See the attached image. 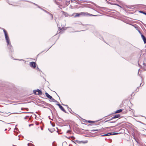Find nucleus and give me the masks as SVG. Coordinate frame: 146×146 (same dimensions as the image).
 <instances>
[{"label":"nucleus","mask_w":146,"mask_h":146,"mask_svg":"<svg viewBox=\"0 0 146 146\" xmlns=\"http://www.w3.org/2000/svg\"><path fill=\"white\" fill-rule=\"evenodd\" d=\"M27 103V102H24V103H22L21 104H26V103Z\"/></svg>","instance_id":"obj_56"},{"label":"nucleus","mask_w":146,"mask_h":146,"mask_svg":"<svg viewBox=\"0 0 146 146\" xmlns=\"http://www.w3.org/2000/svg\"><path fill=\"white\" fill-rule=\"evenodd\" d=\"M29 65L33 68H35L36 67V63L34 62H31L29 63Z\"/></svg>","instance_id":"obj_6"},{"label":"nucleus","mask_w":146,"mask_h":146,"mask_svg":"<svg viewBox=\"0 0 146 146\" xmlns=\"http://www.w3.org/2000/svg\"><path fill=\"white\" fill-rule=\"evenodd\" d=\"M99 131V129H93L90 131L91 132H93V131Z\"/></svg>","instance_id":"obj_27"},{"label":"nucleus","mask_w":146,"mask_h":146,"mask_svg":"<svg viewBox=\"0 0 146 146\" xmlns=\"http://www.w3.org/2000/svg\"><path fill=\"white\" fill-rule=\"evenodd\" d=\"M120 133H117V132H109L108 133H106V134H104V135H103L101 136V137H104L106 136H109L111 135H117L119 134Z\"/></svg>","instance_id":"obj_3"},{"label":"nucleus","mask_w":146,"mask_h":146,"mask_svg":"<svg viewBox=\"0 0 146 146\" xmlns=\"http://www.w3.org/2000/svg\"><path fill=\"white\" fill-rule=\"evenodd\" d=\"M135 140L136 142H138L137 140L136 139H135Z\"/></svg>","instance_id":"obj_59"},{"label":"nucleus","mask_w":146,"mask_h":146,"mask_svg":"<svg viewBox=\"0 0 146 146\" xmlns=\"http://www.w3.org/2000/svg\"><path fill=\"white\" fill-rule=\"evenodd\" d=\"M143 65H144V66L143 67V70L145 71L146 70V65L145 64L144 62L143 63Z\"/></svg>","instance_id":"obj_14"},{"label":"nucleus","mask_w":146,"mask_h":146,"mask_svg":"<svg viewBox=\"0 0 146 146\" xmlns=\"http://www.w3.org/2000/svg\"><path fill=\"white\" fill-rule=\"evenodd\" d=\"M133 138L135 139L136 138H135V135L134 136H133Z\"/></svg>","instance_id":"obj_54"},{"label":"nucleus","mask_w":146,"mask_h":146,"mask_svg":"<svg viewBox=\"0 0 146 146\" xmlns=\"http://www.w3.org/2000/svg\"><path fill=\"white\" fill-rule=\"evenodd\" d=\"M139 91V90H137V89L136 90V91L137 92L138 91Z\"/></svg>","instance_id":"obj_63"},{"label":"nucleus","mask_w":146,"mask_h":146,"mask_svg":"<svg viewBox=\"0 0 146 146\" xmlns=\"http://www.w3.org/2000/svg\"><path fill=\"white\" fill-rule=\"evenodd\" d=\"M123 110V109H120L119 110H117L115 111V113H119L121 112L122 110Z\"/></svg>","instance_id":"obj_11"},{"label":"nucleus","mask_w":146,"mask_h":146,"mask_svg":"<svg viewBox=\"0 0 146 146\" xmlns=\"http://www.w3.org/2000/svg\"><path fill=\"white\" fill-rule=\"evenodd\" d=\"M50 99V100L52 102H56V103L58 102L57 101L55 100L52 97H51V98Z\"/></svg>","instance_id":"obj_13"},{"label":"nucleus","mask_w":146,"mask_h":146,"mask_svg":"<svg viewBox=\"0 0 146 146\" xmlns=\"http://www.w3.org/2000/svg\"><path fill=\"white\" fill-rule=\"evenodd\" d=\"M37 69L38 70H39L40 71V70L37 67Z\"/></svg>","instance_id":"obj_55"},{"label":"nucleus","mask_w":146,"mask_h":146,"mask_svg":"<svg viewBox=\"0 0 146 146\" xmlns=\"http://www.w3.org/2000/svg\"><path fill=\"white\" fill-rule=\"evenodd\" d=\"M48 13V14L50 15L51 14V13H49L48 12V13Z\"/></svg>","instance_id":"obj_47"},{"label":"nucleus","mask_w":146,"mask_h":146,"mask_svg":"<svg viewBox=\"0 0 146 146\" xmlns=\"http://www.w3.org/2000/svg\"><path fill=\"white\" fill-rule=\"evenodd\" d=\"M136 5H134L131 6L130 7H129V8L131 9V7H134Z\"/></svg>","instance_id":"obj_31"},{"label":"nucleus","mask_w":146,"mask_h":146,"mask_svg":"<svg viewBox=\"0 0 146 146\" xmlns=\"http://www.w3.org/2000/svg\"><path fill=\"white\" fill-rule=\"evenodd\" d=\"M73 142L76 144V143H77L79 144H80V141L78 140H75L74 141H73Z\"/></svg>","instance_id":"obj_20"},{"label":"nucleus","mask_w":146,"mask_h":146,"mask_svg":"<svg viewBox=\"0 0 146 146\" xmlns=\"http://www.w3.org/2000/svg\"><path fill=\"white\" fill-rule=\"evenodd\" d=\"M33 92L35 95H42V91L39 89L33 90Z\"/></svg>","instance_id":"obj_2"},{"label":"nucleus","mask_w":146,"mask_h":146,"mask_svg":"<svg viewBox=\"0 0 146 146\" xmlns=\"http://www.w3.org/2000/svg\"><path fill=\"white\" fill-rule=\"evenodd\" d=\"M59 108L61 109V110H62V111H64V112H65V113H67L66 111L65 110V109H64V108L62 106H61Z\"/></svg>","instance_id":"obj_12"},{"label":"nucleus","mask_w":146,"mask_h":146,"mask_svg":"<svg viewBox=\"0 0 146 146\" xmlns=\"http://www.w3.org/2000/svg\"><path fill=\"white\" fill-rule=\"evenodd\" d=\"M80 143H86L88 142V141L86 140L84 141H80Z\"/></svg>","instance_id":"obj_19"},{"label":"nucleus","mask_w":146,"mask_h":146,"mask_svg":"<svg viewBox=\"0 0 146 146\" xmlns=\"http://www.w3.org/2000/svg\"><path fill=\"white\" fill-rule=\"evenodd\" d=\"M56 117H57L58 118V119H61L62 121H63L64 120L62 119H61V118H60L59 116L58 115V114H56Z\"/></svg>","instance_id":"obj_26"},{"label":"nucleus","mask_w":146,"mask_h":146,"mask_svg":"<svg viewBox=\"0 0 146 146\" xmlns=\"http://www.w3.org/2000/svg\"><path fill=\"white\" fill-rule=\"evenodd\" d=\"M13 146H17L16 145H13Z\"/></svg>","instance_id":"obj_64"},{"label":"nucleus","mask_w":146,"mask_h":146,"mask_svg":"<svg viewBox=\"0 0 146 146\" xmlns=\"http://www.w3.org/2000/svg\"><path fill=\"white\" fill-rule=\"evenodd\" d=\"M2 121L3 122H4V123H5L6 124H10V123H5V122H4V121Z\"/></svg>","instance_id":"obj_44"},{"label":"nucleus","mask_w":146,"mask_h":146,"mask_svg":"<svg viewBox=\"0 0 146 146\" xmlns=\"http://www.w3.org/2000/svg\"><path fill=\"white\" fill-rule=\"evenodd\" d=\"M29 117V116L27 115L25 117H24L25 119H27V117Z\"/></svg>","instance_id":"obj_35"},{"label":"nucleus","mask_w":146,"mask_h":146,"mask_svg":"<svg viewBox=\"0 0 146 146\" xmlns=\"http://www.w3.org/2000/svg\"><path fill=\"white\" fill-rule=\"evenodd\" d=\"M48 130L51 133H52L54 131V128H52V129H50L49 128H48Z\"/></svg>","instance_id":"obj_17"},{"label":"nucleus","mask_w":146,"mask_h":146,"mask_svg":"<svg viewBox=\"0 0 146 146\" xmlns=\"http://www.w3.org/2000/svg\"><path fill=\"white\" fill-rule=\"evenodd\" d=\"M44 11L45 12V13H48V11H46V10H44Z\"/></svg>","instance_id":"obj_46"},{"label":"nucleus","mask_w":146,"mask_h":146,"mask_svg":"<svg viewBox=\"0 0 146 146\" xmlns=\"http://www.w3.org/2000/svg\"><path fill=\"white\" fill-rule=\"evenodd\" d=\"M23 113H31V112H23Z\"/></svg>","instance_id":"obj_43"},{"label":"nucleus","mask_w":146,"mask_h":146,"mask_svg":"<svg viewBox=\"0 0 146 146\" xmlns=\"http://www.w3.org/2000/svg\"><path fill=\"white\" fill-rule=\"evenodd\" d=\"M3 29V32L4 33L6 42L7 43V45L8 47V49L10 53L12 55L14 52L13 46L11 44V41L9 38L7 32L4 29Z\"/></svg>","instance_id":"obj_1"},{"label":"nucleus","mask_w":146,"mask_h":146,"mask_svg":"<svg viewBox=\"0 0 146 146\" xmlns=\"http://www.w3.org/2000/svg\"><path fill=\"white\" fill-rule=\"evenodd\" d=\"M41 130H43V128L42 127H41Z\"/></svg>","instance_id":"obj_58"},{"label":"nucleus","mask_w":146,"mask_h":146,"mask_svg":"<svg viewBox=\"0 0 146 146\" xmlns=\"http://www.w3.org/2000/svg\"><path fill=\"white\" fill-rule=\"evenodd\" d=\"M112 120V119H111V118L110 119H109V121H111V120Z\"/></svg>","instance_id":"obj_61"},{"label":"nucleus","mask_w":146,"mask_h":146,"mask_svg":"<svg viewBox=\"0 0 146 146\" xmlns=\"http://www.w3.org/2000/svg\"><path fill=\"white\" fill-rule=\"evenodd\" d=\"M111 119H115V118L114 117V116L112 117L111 118Z\"/></svg>","instance_id":"obj_50"},{"label":"nucleus","mask_w":146,"mask_h":146,"mask_svg":"<svg viewBox=\"0 0 146 146\" xmlns=\"http://www.w3.org/2000/svg\"><path fill=\"white\" fill-rule=\"evenodd\" d=\"M108 121H109V120H106V121H105L104 123H105V122H108Z\"/></svg>","instance_id":"obj_57"},{"label":"nucleus","mask_w":146,"mask_h":146,"mask_svg":"<svg viewBox=\"0 0 146 146\" xmlns=\"http://www.w3.org/2000/svg\"><path fill=\"white\" fill-rule=\"evenodd\" d=\"M117 4H116V3H113V5H117Z\"/></svg>","instance_id":"obj_52"},{"label":"nucleus","mask_w":146,"mask_h":146,"mask_svg":"<svg viewBox=\"0 0 146 146\" xmlns=\"http://www.w3.org/2000/svg\"><path fill=\"white\" fill-rule=\"evenodd\" d=\"M58 29L60 31H63L65 30V29H64V27H62V28H60V27H58Z\"/></svg>","instance_id":"obj_18"},{"label":"nucleus","mask_w":146,"mask_h":146,"mask_svg":"<svg viewBox=\"0 0 146 146\" xmlns=\"http://www.w3.org/2000/svg\"><path fill=\"white\" fill-rule=\"evenodd\" d=\"M117 4H116V3H113V5H117Z\"/></svg>","instance_id":"obj_51"},{"label":"nucleus","mask_w":146,"mask_h":146,"mask_svg":"<svg viewBox=\"0 0 146 146\" xmlns=\"http://www.w3.org/2000/svg\"><path fill=\"white\" fill-rule=\"evenodd\" d=\"M56 105L58 106H59V107H60V106H61V105L59 104H56Z\"/></svg>","instance_id":"obj_36"},{"label":"nucleus","mask_w":146,"mask_h":146,"mask_svg":"<svg viewBox=\"0 0 146 146\" xmlns=\"http://www.w3.org/2000/svg\"><path fill=\"white\" fill-rule=\"evenodd\" d=\"M70 138H72V139H75V137L74 136H71V137H69V139Z\"/></svg>","instance_id":"obj_30"},{"label":"nucleus","mask_w":146,"mask_h":146,"mask_svg":"<svg viewBox=\"0 0 146 146\" xmlns=\"http://www.w3.org/2000/svg\"><path fill=\"white\" fill-rule=\"evenodd\" d=\"M120 117V115L119 114L115 115L114 116V117L115 118H118Z\"/></svg>","instance_id":"obj_15"},{"label":"nucleus","mask_w":146,"mask_h":146,"mask_svg":"<svg viewBox=\"0 0 146 146\" xmlns=\"http://www.w3.org/2000/svg\"><path fill=\"white\" fill-rule=\"evenodd\" d=\"M117 6H118L119 7H120L121 8V6H120V5H119L118 4H117Z\"/></svg>","instance_id":"obj_49"},{"label":"nucleus","mask_w":146,"mask_h":146,"mask_svg":"<svg viewBox=\"0 0 146 146\" xmlns=\"http://www.w3.org/2000/svg\"><path fill=\"white\" fill-rule=\"evenodd\" d=\"M52 145L53 146H56V144L55 141H54L52 143Z\"/></svg>","instance_id":"obj_25"},{"label":"nucleus","mask_w":146,"mask_h":146,"mask_svg":"<svg viewBox=\"0 0 146 146\" xmlns=\"http://www.w3.org/2000/svg\"><path fill=\"white\" fill-rule=\"evenodd\" d=\"M74 1H75L76 3H78V1H79L78 0H74Z\"/></svg>","instance_id":"obj_38"},{"label":"nucleus","mask_w":146,"mask_h":146,"mask_svg":"<svg viewBox=\"0 0 146 146\" xmlns=\"http://www.w3.org/2000/svg\"><path fill=\"white\" fill-rule=\"evenodd\" d=\"M141 37L143 40L145 44L146 43V38L145 36L143 34L141 35Z\"/></svg>","instance_id":"obj_8"},{"label":"nucleus","mask_w":146,"mask_h":146,"mask_svg":"<svg viewBox=\"0 0 146 146\" xmlns=\"http://www.w3.org/2000/svg\"><path fill=\"white\" fill-rule=\"evenodd\" d=\"M115 122V121H109V123H114Z\"/></svg>","instance_id":"obj_42"},{"label":"nucleus","mask_w":146,"mask_h":146,"mask_svg":"<svg viewBox=\"0 0 146 146\" xmlns=\"http://www.w3.org/2000/svg\"><path fill=\"white\" fill-rule=\"evenodd\" d=\"M139 12L141 13H143L144 15H146V13L143 11H139Z\"/></svg>","instance_id":"obj_22"},{"label":"nucleus","mask_w":146,"mask_h":146,"mask_svg":"<svg viewBox=\"0 0 146 146\" xmlns=\"http://www.w3.org/2000/svg\"><path fill=\"white\" fill-rule=\"evenodd\" d=\"M34 125L33 124H30L29 125V127H30L31 126H32V125Z\"/></svg>","instance_id":"obj_41"},{"label":"nucleus","mask_w":146,"mask_h":146,"mask_svg":"<svg viewBox=\"0 0 146 146\" xmlns=\"http://www.w3.org/2000/svg\"><path fill=\"white\" fill-rule=\"evenodd\" d=\"M50 16L51 17V20H52L53 19V15L52 14H51L50 15Z\"/></svg>","instance_id":"obj_29"},{"label":"nucleus","mask_w":146,"mask_h":146,"mask_svg":"<svg viewBox=\"0 0 146 146\" xmlns=\"http://www.w3.org/2000/svg\"><path fill=\"white\" fill-rule=\"evenodd\" d=\"M67 144V143L66 142H63V143H62V145H65V144Z\"/></svg>","instance_id":"obj_40"},{"label":"nucleus","mask_w":146,"mask_h":146,"mask_svg":"<svg viewBox=\"0 0 146 146\" xmlns=\"http://www.w3.org/2000/svg\"><path fill=\"white\" fill-rule=\"evenodd\" d=\"M120 124H121L120 123H118V124H117V125L115 126H118V125H119Z\"/></svg>","instance_id":"obj_48"},{"label":"nucleus","mask_w":146,"mask_h":146,"mask_svg":"<svg viewBox=\"0 0 146 146\" xmlns=\"http://www.w3.org/2000/svg\"><path fill=\"white\" fill-rule=\"evenodd\" d=\"M65 13V14H64V15L65 17H67L69 15L67 14V13Z\"/></svg>","instance_id":"obj_33"},{"label":"nucleus","mask_w":146,"mask_h":146,"mask_svg":"<svg viewBox=\"0 0 146 146\" xmlns=\"http://www.w3.org/2000/svg\"><path fill=\"white\" fill-rule=\"evenodd\" d=\"M71 131L70 130H68L67 131V133H68L70 132Z\"/></svg>","instance_id":"obj_39"},{"label":"nucleus","mask_w":146,"mask_h":146,"mask_svg":"<svg viewBox=\"0 0 146 146\" xmlns=\"http://www.w3.org/2000/svg\"><path fill=\"white\" fill-rule=\"evenodd\" d=\"M114 127V126H111V127H105V128H104L103 129H109V128H113Z\"/></svg>","instance_id":"obj_23"},{"label":"nucleus","mask_w":146,"mask_h":146,"mask_svg":"<svg viewBox=\"0 0 146 146\" xmlns=\"http://www.w3.org/2000/svg\"><path fill=\"white\" fill-rule=\"evenodd\" d=\"M99 15H93L92 14L88 13L87 12H86V16L90 17V16H97Z\"/></svg>","instance_id":"obj_7"},{"label":"nucleus","mask_w":146,"mask_h":146,"mask_svg":"<svg viewBox=\"0 0 146 146\" xmlns=\"http://www.w3.org/2000/svg\"><path fill=\"white\" fill-rule=\"evenodd\" d=\"M62 105H63V106H66L67 107V108H68V109H70V108L69 107H68V105H64V104H62Z\"/></svg>","instance_id":"obj_28"},{"label":"nucleus","mask_w":146,"mask_h":146,"mask_svg":"<svg viewBox=\"0 0 146 146\" xmlns=\"http://www.w3.org/2000/svg\"><path fill=\"white\" fill-rule=\"evenodd\" d=\"M66 2H68V3H69V2H70V1H66Z\"/></svg>","instance_id":"obj_62"},{"label":"nucleus","mask_w":146,"mask_h":146,"mask_svg":"<svg viewBox=\"0 0 146 146\" xmlns=\"http://www.w3.org/2000/svg\"><path fill=\"white\" fill-rule=\"evenodd\" d=\"M138 31L141 35L142 34H143L139 30V31Z\"/></svg>","instance_id":"obj_37"},{"label":"nucleus","mask_w":146,"mask_h":146,"mask_svg":"<svg viewBox=\"0 0 146 146\" xmlns=\"http://www.w3.org/2000/svg\"><path fill=\"white\" fill-rule=\"evenodd\" d=\"M24 109L26 110L27 111H28L29 110V109L27 108H25Z\"/></svg>","instance_id":"obj_45"},{"label":"nucleus","mask_w":146,"mask_h":146,"mask_svg":"<svg viewBox=\"0 0 146 146\" xmlns=\"http://www.w3.org/2000/svg\"><path fill=\"white\" fill-rule=\"evenodd\" d=\"M132 25L135 28H136V29H137V28H138L137 27V25H135V26L133 25Z\"/></svg>","instance_id":"obj_34"},{"label":"nucleus","mask_w":146,"mask_h":146,"mask_svg":"<svg viewBox=\"0 0 146 146\" xmlns=\"http://www.w3.org/2000/svg\"><path fill=\"white\" fill-rule=\"evenodd\" d=\"M45 95L46 97L49 99H50L51 98V97H52V96H50L48 93L46 92L45 93Z\"/></svg>","instance_id":"obj_10"},{"label":"nucleus","mask_w":146,"mask_h":146,"mask_svg":"<svg viewBox=\"0 0 146 146\" xmlns=\"http://www.w3.org/2000/svg\"><path fill=\"white\" fill-rule=\"evenodd\" d=\"M53 1L57 5H60L59 3L56 1V0H53Z\"/></svg>","instance_id":"obj_21"},{"label":"nucleus","mask_w":146,"mask_h":146,"mask_svg":"<svg viewBox=\"0 0 146 146\" xmlns=\"http://www.w3.org/2000/svg\"><path fill=\"white\" fill-rule=\"evenodd\" d=\"M87 122L89 123H95L96 121H91V120H88L87 121Z\"/></svg>","instance_id":"obj_16"},{"label":"nucleus","mask_w":146,"mask_h":146,"mask_svg":"<svg viewBox=\"0 0 146 146\" xmlns=\"http://www.w3.org/2000/svg\"><path fill=\"white\" fill-rule=\"evenodd\" d=\"M43 104H44L46 106H49V107H50L51 106H52L51 105L48 103H47L44 101H43Z\"/></svg>","instance_id":"obj_9"},{"label":"nucleus","mask_w":146,"mask_h":146,"mask_svg":"<svg viewBox=\"0 0 146 146\" xmlns=\"http://www.w3.org/2000/svg\"><path fill=\"white\" fill-rule=\"evenodd\" d=\"M24 109H25V108H21V110H23Z\"/></svg>","instance_id":"obj_53"},{"label":"nucleus","mask_w":146,"mask_h":146,"mask_svg":"<svg viewBox=\"0 0 146 146\" xmlns=\"http://www.w3.org/2000/svg\"><path fill=\"white\" fill-rule=\"evenodd\" d=\"M21 1H27V2H29V3H33V4H34L35 5V6H36L38 8H39V9H41L43 11H44V9L41 8L37 4H36V3H33V2H32L31 1H27V0H21Z\"/></svg>","instance_id":"obj_5"},{"label":"nucleus","mask_w":146,"mask_h":146,"mask_svg":"<svg viewBox=\"0 0 146 146\" xmlns=\"http://www.w3.org/2000/svg\"><path fill=\"white\" fill-rule=\"evenodd\" d=\"M110 3V4H111V5H113V3Z\"/></svg>","instance_id":"obj_60"},{"label":"nucleus","mask_w":146,"mask_h":146,"mask_svg":"<svg viewBox=\"0 0 146 146\" xmlns=\"http://www.w3.org/2000/svg\"><path fill=\"white\" fill-rule=\"evenodd\" d=\"M131 135H132V136H134L135 135V133L134 132H133L132 133H131Z\"/></svg>","instance_id":"obj_32"},{"label":"nucleus","mask_w":146,"mask_h":146,"mask_svg":"<svg viewBox=\"0 0 146 146\" xmlns=\"http://www.w3.org/2000/svg\"><path fill=\"white\" fill-rule=\"evenodd\" d=\"M80 15L86 16V12H82L79 13H76V15L74 16V17H79Z\"/></svg>","instance_id":"obj_4"},{"label":"nucleus","mask_w":146,"mask_h":146,"mask_svg":"<svg viewBox=\"0 0 146 146\" xmlns=\"http://www.w3.org/2000/svg\"><path fill=\"white\" fill-rule=\"evenodd\" d=\"M28 146H35L34 145L31 143H29L28 144Z\"/></svg>","instance_id":"obj_24"}]
</instances>
